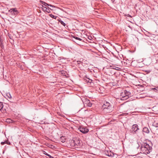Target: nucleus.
I'll return each instance as SVG.
<instances>
[{
    "instance_id": "6",
    "label": "nucleus",
    "mask_w": 158,
    "mask_h": 158,
    "mask_svg": "<svg viewBox=\"0 0 158 158\" xmlns=\"http://www.w3.org/2000/svg\"><path fill=\"white\" fill-rule=\"evenodd\" d=\"M82 101L84 103V104L86 106L91 107L92 106V103L87 98H84Z\"/></svg>"
},
{
    "instance_id": "3",
    "label": "nucleus",
    "mask_w": 158,
    "mask_h": 158,
    "mask_svg": "<svg viewBox=\"0 0 158 158\" xmlns=\"http://www.w3.org/2000/svg\"><path fill=\"white\" fill-rule=\"evenodd\" d=\"M130 94V92L127 90H124L120 93V95L119 96L118 98H119L122 100H125L129 98Z\"/></svg>"
},
{
    "instance_id": "11",
    "label": "nucleus",
    "mask_w": 158,
    "mask_h": 158,
    "mask_svg": "<svg viewBox=\"0 0 158 158\" xmlns=\"http://www.w3.org/2000/svg\"><path fill=\"white\" fill-rule=\"evenodd\" d=\"M5 144H7L9 145H10V142L8 141V140H6L4 142H2L1 143V144L2 145H4Z\"/></svg>"
},
{
    "instance_id": "26",
    "label": "nucleus",
    "mask_w": 158,
    "mask_h": 158,
    "mask_svg": "<svg viewBox=\"0 0 158 158\" xmlns=\"http://www.w3.org/2000/svg\"><path fill=\"white\" fill-rule=\"evenodd\" d=\"M111 1H112L113 2H114V0H111Z\"/></svg>"
},
{
    "instance_id": "18",
    "label": "nucleus",
    "mask_w": 158,
    "mask_h": 158,
    "mask_svg": "<svg viewBox=\"0 0 158 158\" xmlns=\"http://www.w3.org/2000/svg\"><path fill=\"white\" fill-rule=\"evenodd\" d=\"M59 21L64 26H66V24L63 21L61 20H59Z\"/></svg>"
},
{
    "instance_id": "7",
    "label": "nucleus",
    "mask_w": 158,
    "mask_h": 158,
    "mask_svg": "<svg viewBox=\"0 0 158 158\" xmlns=\"http://www.w3.org/2000/svg\"><path fill=\"white\" fill-rule=\"evenodd\" d=\"M139 130V128H138V125L136 124H134L132 125V127L131 128V133H135L136 132Z\"/></svg>"
},
{
    "instance_id": "15",
    "label": "nucleus",
    "mask_w": 158,
    "mask_h": 158,
    "mask_svg": "<svg viewBox=\"0 0 158 158\" xmlns=\"http://www.w3.org/2000/svg\"><path fill=\"white\" fill-rule=\"evenodd\" d=\"M153 126L156 127H158V120L157 121H155L152 124Z\"/></svg>"
},
{
    "instance_id": "12",
    "label": "nucleus",
    "mask_w": 158,
    "mask_h": 158,
    "mask_svg": "<svg viewBox=\"0 0 158 158\" xmlns=\"http://www.w3.org/2000/svg\"><path fill=\"white\" fill-rule=\"evenodd\" d=\"M50 8H49L48 7V8H46V7H44V9H43V10L44 11H46L48 13H49L50 12Z\"/></svg>"
},
{
    "instance_id": "24",
    "label": "nucleus",
    "mask_w": 158,
    "mask_h": 158,
    "mask_svg": "<svg viewBox=\"0 0 158 158\" xmlns=\"http://www.w3.org/2000/svg\"><path fill=\"white\" fill-rule=\"evenodd\" d=\"M7 96H8V97L9 98H10L11 97V95H10V94H7Z\"/></svg>"
},
{
    "instance_id": "19",
    "label": "nucleus",
    "mask_w": 158,
    "mask_h": 158,
    "mask_svg": "<svg viewBox=\"0 0 158 158\" xmlns=\"http://www.w3.org/2000/svg\"><path fill=\"white\" fill-rule=\"evenodd\" d=\"M112 68L113 69H115L117 70H119L120 69V68L115 67V66H113L112 67Z\"/></svg>"
},
{
    "instance_id": "13",
    "label": "nucleus",
    "mask_w": 158,
    "mask_h": 158,
    "mask_svg": "<svg viewBox=\"0 0 158 158\" xmlns=\"http://www.w3.org/2000/svg\"><path fill=\"white\" fill-rule=\"evenodd\" d=\"M13 9H14V10H13V13H12V15H16L18 14V12L17 10L16 9V8H13Z\"/></svg>"
},
{
    "instance_id": "28",
    "label": "nucleus",
    "mask_w": 158,
    "mask_h": 158,
    "mask_svg": "<svg viewBox=\"0 0 158 158\" xmlns=\"http://www.w3.org/2000/svg\"><path fill=\"white\" fill-rule=\"evenodd\" d=\"M42 7H43V5H42Z\"/></svg>"
},
{
    "instance_id": "21",
    "label": "nucleus",
    "mask_w": 158,
    "mask_h": 158,
    "mask_svg": "<svg viewBox=\"0 0 158 158\" xmlns=\"http://www.w3.org/2000/svg\"><path fill=\"white\" fill-rule=\"evenodd\" d=\"M49 16L50 17L52 18L55 19H56L57 17L56 16H54L52 14H50Z\"/></svg>"
},
{
    "instance_id": "4",
    "label": "nucleus",
    "mask_w": 158,
    "mask_h": 158,
    "mask_svg": "<svg viewBox=\"0 0 158 158\" xmlns=\"http://www.w3.org/2000/svg\"><path fill=\"white\" fill-rule=\"evenodd\" d=\"M73 142H72V144L73 145V146L75 148L78 147V146L80 145V140L77 139H75L74 140H73Z\"/></svg>"
},
{
    "instance_id": "8",
    "label": "nucleus",
    "mask_w": 158,
    "mask_h": 158,
    "mask_svg": "<svg viewBox=\"0 0 158 158\" xmlns=\"http://www.w3.org/2000/svg\"><path fill=\"white\" fill-rule=\"evenodd\" d=\"M105 154L107 156L110 157H113L114 153L111 151H106L105 152Z\"/></svg>"
},
{
    "instance_id": "25",
    "label": "nucleus",
    "mask_w": 158,
    "mask_h": 158,
    "mask_svg": "<svg viewBox=\"0 0 158 158\" xmlns=\"http://www.w3.org/2000/svg\"><path fill=\"white\" fill-rule=\"evenodd\" d=\"M134 158H138V156H136V157H135ZM140 158H143L142 157H140Z\"/></svg>"
},
{
    "instance_id": "5",
    "label": "nucleus",
    "mask_w": 158,
    "mask_h": 158,
    "mask_svg": "<svg viewBox=\"0 0 158 158\" xmlns=\"http://www.w3.org/2000/svg\"><path fill=\"white\" fill-rule=\"evenodd\" d=\"M78 129L83 134L87 133L89 131V129L87 128L82 126L79 127L78 128Z\"/></svg>"
},
{
    "instance_id": "9",
    "label": "nucleus",
    "mask_w": 158,
    "mask_h": 158,
    "mask_svg": "<svg viewBox=\"0 0 158 158\" xmlns=\"http://www.w3.org/2000/svg\"><path fill=\"white\" fill-rule=\"evenodd\" d=\"M40 2L41 3H42V4L44 5L45 6H49L53 7H55V6H53V5H52L51 4H48V3H46L45 2H43V1H41V0H40Z\"/></svg>"
},
{
    "instance_id": "14",
    "label": "nucleus",
    "mask_w": 158,
    "mask_h": 158,
    "mask_svg": "<svg viewBox=\"0 0 158 158\" xmlns=\"http://www.w3.org/2000/svg\"><path fill=\"white\" fill-rule=\"evenodd\" d=\"M3 107V104L2 102H0V110L2 112H4L3 109H2Z\"/></svg>"
},
{
    "instance_id": "16",
    "label": "nucleus",
    "mask_w": 158,
    "mask_h": 158,
    "mask_svg": "<svg viewBox=\"0 0 158 158\" xmlns=\"http://www.w3.org/2000/svg\"><path fill=\"white\" fill-rule=\"evenodd\" d=\"M86 82L87 83H91L92 82V80L89 79V78H87V77H85V79Z\"/></svg>"
},
{
    "instance_id": "10",
    "label": "nucleus",
    "mask_w": 158,
    "mask_h": 158,
    "mask_svg": "<svg viewBox=\"0 0 158 158\" xmlns=\"http://www.w3.org/2000/svg\"><path fill=\"white\" fill-rule=\"evenodd\" d=\"M143 132L147 134H148L149 133V130L148 128L147 127H144L143 128Z\"/></svg>"
},
{
    "instance_id": "22",
    "label": "nucleus",
    "mask_w": 158,
    "mask_h": 158,
    "mask_svg": "<svg viewBox=\"0 0 158 158\" xmlns=\"http://www.w3.org/2000/svg\"><path fill=\"white\" fill-rule=\"evenodd\" d=\"M73 38L75 39H76L80 41H81L82 40V39H81L77 37L74 36L73 37Z\"/></svg>"
},
{
    "instance_id": "29",
    "label": "nucleus",
    "mask_w": 158,
    "mask_h": 158,
    "mask_svg": "<svg viewBox=\"0 0 158 158\" xmlns=\"http://www.w3.org/2000/svg\"><path fill=\"white\" fill-rule=\"evenodd\" d=\"M140 158V157H138V158Z\"/></svg>"
},
{
    "instance_id": "20",
    "label": "nucleus",
    "mask_w": 158,
    "mask_h": 158,
    "mask_svg": "<svg viewBox=\"0 0 158 158\" xmlns=\"http://www.w3.org/2000/svg\"><path fill=\"white\" fill-rule=\"evenodd\" d=\"M45 153H44V154H45L46 155L48 156L49 157V158H53V157L51 156L49 154H48L45 152Z\"/></svg>"
},
{
    "instance_id": "30",
    "label": "nucleus",
    "mask_w": 158,
    "mask_h": 158,
    "mask_svg": "<svg viewBox=\"0 0 158 158\" xmlns=\"http://www.w3.org/2000/svg\"><path fill=\"white\" fill-rule=\"evenodd\" d=\"M157 54L158 55V53H157Z\"/></svg>"
},
{
    "instance_id": "1",
    "label": "nucleus",
    "mask_w": 158,
    "mask_h": 158,
    "mask_svg": "<svg viewBox=\"0 0 158 158\" xmlns=\"http://www.w3.org/2000/svg\"><path fill=\"white\" fill-rule=\"evenodd\" d=\"M140 149L142 152L145 154L149 153L152 149V147L150 146L149 144L146 143H144L142 144Z\"/></svg>"
},
{
    "instance_id": "27",
    "label": "nucleus",
    "mask_w": 158,
    "mask_h": 158,
    "mask_svg": "<svg viewBox=\"0 0 158 158\" xmlns=\"http://www.w3.org/2000/svg\"><path fill=\"white\" fill-rule=\"evenodd\" d=\"M62 142L63 143V142H64V141H62Z\"/></svg>"
},
{
    "instance_id": "23",
    "label": "nucleus",
    "mask_w": 158,
    "mask_h": 158,
    "mask_svg": "<svg viewBox=\"0 0 158 158\" xmlns=\"http://www.w3.org/2000/svg\"><path fill=\"white\" fill-rule=\"evenodd\" d=\"M13 10H14V9H13V8H12V9H10L9 10V11L11 13V14H12V13H13Z\"/></svg>"
},
{
    "instance_id": "2",
    "label": "nucleus",
    "mask_w": 158,
    "mask_h": 158,
    "mask_svg": "<svg viewBox=\"0 0 158 158\" xmlns=\"http://www.w3.org/2000/svg\"><path fill=\"white\" fill-rule=\"evenodd\" d=\"M103 111L105 114L109 113L113 110L112 106L109 102H106L102 106Z\"/></svg>"
},
{
    "instance_id": "17",
    "label": "nucleus",
    "mask_w": 158,
    "mask_h": 158,
    "mask_svg": "<svg viewBox=\"0 0 158 158\" xmlns=\"http://www.w3.org/2000/svg\"><path fill=\"white\" fill-rule=\"evenodd\" d=\"M6 122L7 123H13V121L10 118H7L6 120Z\"/></svg>"
}]
</instances>
